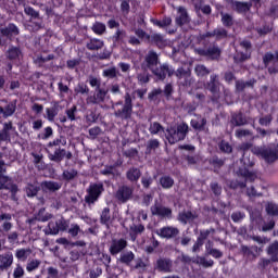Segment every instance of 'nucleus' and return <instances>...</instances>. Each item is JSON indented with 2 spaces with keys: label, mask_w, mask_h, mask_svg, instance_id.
<instances>
[{
  "label": "nucleus",
  "mask_w": 278,
  "mask_h": 278,
  "mask_svg": "<svg viewBox=\"0 0 278 278\" xmlns=\"http://www.w3.org/2000/svg\"><path fill=\"white\" fill-rule=\"evenodd\" d=\"M56 226L59 228V231H66V229H68V222L64 219H59L56 222Z\"/></svg>",
  "instance_id": "5fc2aeb1"
},
{
  "label": "nucleus",
  "mask_w": 278,
  "mask_h": 278,
  "mask_svg": "<svg viewBox=\"0 0 278 278\" xmlns=\"http://www.w3.org/2000/svg\"><path fill=\"white\" fill-rule=\"evenodd\" d=\"M188 124L181 123L177 127H169L167 128L166 139L168 140L169 144H175L181 140L186 139L188 136Z\"/></svg>",
  "instance_id": "f257e3e1"
},
{
  "label": "nucleus",
  "mask_w": 278,
  "mask_h": 278,
  "mask_svg": "<svg viewBox=\"0 0 278 278\" xmlns=\"http://www.w3.org/2000/svg\"><path fill=\"white\" fill-rule=\"evenodd\" d=\"M134 252H126L121 254L119 261L122 262V264H129L130 262H134Z\"/></svg>",
  "instance_id": "2f4dec72"
},
{
  "label": "nucleus",
  "mask_w": 278,
  "mask_h": 278,
  "mask_svg": "<svg viewBox=\"0 0 278 278\" xmlns=\"http://www.w3.org/2000/svg\"><path fill=\"white\" fill-rule=\"evenodd\" d=\"M41 188L45 192H55V190H60L61 186L58 182L45 181L41 184Z\"/></svg>",
  "instance_id": "aec40b11"
},
{
  "label": "nucleus",
  "mask_w": 278,
  "mask_h": 278,
  "mask_svg": "<svg viewBox=\"0 0 278 278\" xmlns=\"http://www.w3.org/2000/svg\"><path fill=\"white\" fill-rule=\"evenodd\" d=\"M140 169L138 168H130L127 172V179H129V181H138L140 179Z\"/></svg>",
  "instance_id": "bb28decb"
},
{
  "label": "nucleus",
  "mask_w": 278,
  "mask_h": 278,
  "mask_svg": "<svg viewBox=\"0 0 278 278\" xmlns=\"http://www.w3.org/2000/svg\"><path fill=\"white\" fill-rule=\"evenodd\" d=\"M7 58L9 60H21V58H23V52L21 51V48L11 46L7 51Z\"/></svg>",
  "instance_id": "dca6fc26"
},
{
  "label": "nucleus",
  "mask_w": 278,
  "mask_h": 278,
  "mask_svg": "<svg viewBox=\"0 0 278 278\" xmlns=\"http://www.w3.org/2000/svg\"><path fill=\"white\" fill-rule=\"evenodd\" d=\"M206 253L216 260L223 257V252H220V250L212 249V242L206 244Z\"/></svg>",
  "instance_id": "a878e982"
},
{
  "label": "nucleus",
  "mask_w": 278,
  "mask_h": 278,
  "mask_svg": "<svg viewBox=\"0 0 278 278\" xmlns=\"http://www.w3.org/2000/svg\"><path fill=\"white\" fill-rule=\"evenodd\" d=\"M157 149H160V141L157 139H151L147 142L146 153H151Z\"/></svg>",
  "instance_id": "cd10ccee"
},
{
  "label": "nucleus",
  "mask_w": 278,
  "mask_h": 278,
  "mask_svg": "<svg viewBox=\"0 0 278 278\" xmlns=\"http://www.w3.org/2000/svg\"><path fill=\"white\" fill-rule=\"evenodd\" d=\"M39 266H40V261L33 260V261L28 262V264L26 266V270L28 273H31V271L36 270V268H38Z\"/></svg>",
  "instance_id": "79ce46f5"
},
{
  "label": "nucleus",
  "mask_w": 278,
  "mask_h": 278,
  "mask_svg": "<svg viewBox=\"0 0 278 278\" xmlns=\"http://www.w3.org/2000/svg\"><path fill=\"white\" fill-rule=\"evenodd\" d=\"M103 45L101 39H91L87 42V49H89V51H99V49H103Z\"/></svg>",
  "instance_id": "4be33fe9"
},
{
  "label": "nucleus",
  "mask_w": 278,
  "mask_h": 278,
  "mask_svg": "<svg viewBox=\"0 0 278 278\" xmlns=\"http://www.w3.org/2000/svg\"><path fill=\"white\" fill-rule=\"evenodd\" d=\"M51 108L46 109V118L50 121V123H53L55 121V116L60 114V111L62 110V106L60 105V102H52Z\"/></svg>",
  "instance_id": "0eeeda50"
},
{
  "label": "nucleus",
  "mask_w": 278,
  "mask_h": 278,
  "mask_svg": "<svg viewBox=\"0 0 278 278\" xmlns=\"http://www.w3.org/2000/svg\"><path fill=\"white\" fill-rule=\"evenodd\" d=\"M250 135L251 132L249 130L239 129L236 131L237 138H244V136H250Z\"/></svg>",
  "instance_id": "774afa93"
},
{
  "label": "nucleus",
  "mask_w": 278,
  "mask_h": 278,
  "mask_svg": "<svg viewBox=\"0 0 278 278\" xmlns=\"http://www.w3.org/2000/svg\"><path fill=\"white\" fill-rule=\"evenodd\" d=\"M48 227L50 229V233H52V236H58V233H60V230L58 228V222H50L48 224Z\"/></svg>",
  "instance_id": "603ef678"
},
{
  "label": "nucleus",
  "mask_w": 278,
  "mask_h": 278,
  "mask_svg": "<svg viewBox=\"0 0 278 278\" xmlns=\"http://www.w3.org/2000/svg\"><path fill=\"white\" fill-rule=\"evenodd\" d=\"M146 62L148 68H153V66L157 64V53H155L154 51L148 52L146 56Z\"/></svg>",
  "instance_id": "412c9836"
},
{
  "label": "nucleus",
  "mask_w": 278,
  "mask_h": 278,
  "mask_svg": "<svg viewBox=\"0 0 278 278\" xmlns=\"http://www.w3.org/2000/svg\"><path fill=\"white\" fill-rule=\"evenodd\" d=\"M200 247H203V239L202 238H199L197 240V242L194 243V245L192 248L193 253H197V251H199Z\"/></svg>",
  "instance_id": "338daca9"
},
{
  "label": "nucleus",
  "mask_w": 278,
  "mask_h": 278,
  "mask_svg": "<svg viewBox=\"0 0 278 278\" xmlns=\"http://www.w3.org/2000/svg\"><path fill=\"white\" fill-rule=\"evenodd\" d=\"M16 112V105L14 103H10L3 109L0 106V114L4 116V118H8V116H12Z\"/></svg>",
  "instance_id": "5701e85b"
},
{
  "label": "nucleus",
  "mask_w": 278,
  "mask_h": 278,
  "mask_svg": "<svg viewBox=\"0 0 278 278\" xmlns=\"http://www.w3.org/2000/svg\"><path fill=\"white\" fill-rule=\"evenodd\" d=\"M231 218H232L233 223H239V220H242L244 218V214H242V213H233L231 215Z\"/></svg>",
  "instance_id": "69168bd1"
},
{
  "label": "nucleus",
  "mask_w": 278,
  "mask_h": 278,
  "mask_svg": "<svg viewBox=\"0 0 278 278\" xmlns=\"http://www.w3.org/2000/svg\"><path fill=\"white\" fill-rule=\"evenodd\" d=\"M266 212L267 214H269V216H277L278 207L276 206V204L268 203L266 206Z\"/></svg>",
  "instance_id": "49530a36"
},
{
  "label": "nucleus",
  "mask_w": 278,
  "mask_h": 278,
  "mask_svg": "<svg viewBox=\"0 0 278 278\" xmlns=\"http://www.w3.org/2000/svg\"><path fill=\"white\" fill-rule=\"evenodd\" d=\"M197 264H200L204 268H210L211 266H214V261L207 260L205 257H198L197 258Z\"/></svg>",
  "instance_id": "e433bc0d"
},
{
  "label": "nucleus",
  "mask_w": 278,
  "mask_h": 278,
  "mask_svg": "<svg viewBox=\"0 0 278 278\" xmlns=\"http://www.w3.org/2000/svg\"><path fill=\"white\" fill-rule=\"evenodd\" d=\"M207 88L213 93L217 92L218 86L216 85V76H211V84H208Z\"/></svg>",
  "instance_id": "3c124183"
},
{
  "label": "nucleus",
  "mask_w": 278,
  "mask_h": 278,
  "mask_svg": "<svg viewBox=\"0 0 278 278\" xmlns=\"http://www.w3.org/2000/svg\"><path fill=\"white\" fill-rule=\"evenodd\" d=\"M157 266L160 270H164L165 273H168L170 270V261L160 260L157 261Z\"/></svg>",
  "instance_id": "473e14b6"
},
{
  "label": "nucleus",
  "mask_w": 278,
  "mask_h": 278,
  "mask_svg": "<svg viewBox=\"0 0 278 278\" xmlns=\"http://www.w3.org/2000/svg\"><path fill=\"white\" fill-rule=\"evenodd\" d=\"M88 86L85 84H78L74 89V92H76V94H86L88 93Z\"/></svg>",
  "instance_id": "ea45409f"
},
{
  "label": "nucleus",
  "mask_w": 278,
  "mask_h": 278,
  "mask_svg": "<svg viewBox=\"0 0 278 278\" xmlns=\"http://www.w3.org/2000/svg\"><path fill=\"white\" fill-rule=\"evenodd\" d=\"M254 155H261L266 162H275L278 159V146H274V149L264 150L260 147L252 148Z\"/></svg>",
  "instance_id": "f03ea898"
},
{
  "label": "nucleus",
  "mask_w": 278,
  "mask_h": 278,
  "mask_svg": "<svg viewBox=\"0 0 278 278\" xmlns=\"http://www.w3.org/2000/svg\"><path fill=\"white\" fill-rule=\"evenodd\" d=\"M150 134H160V131H164V128L162 127V125H160V123L155 122L153 124L150 125L149 128Z\"/></svg>",
  "instance_id": "58836bf2"
},
{
  "label": "nucleus",
  "mask_w": 278,
  "mask_h": 278,
  "mask_svg": "<svg viewBox=\"0 0 278 278\" xmlns=\"http://www.w3.org/2000/svg\"><path fill=\"white\" fill-rule=\"evenodd\" d=\"M88 194L85 197L86 203H94L101 197V192H103V185L101 184H93L90 185L89 189L87 190Z\"/></svg>",
  "instance_id": "7ed1b4c3"
},
{
  "label": "nucleus",
  "mask_w": 278,
  "mask_h": 278,
  "mask_svg": "<svg viewBox=\"0 0 278 278\" xmlns=\"http://www.w3.org/2000/svg\"><path fill=\"white\" fill-rule=\"evenodd\" d=\"M104 77H115L116 76V70L114 67L104 70L103 71Z\"/></svg>",
  "instance_id": "680f3d73"
},
{
  "label": "nucleus",
  "mask_w": 278,
  "mask_h": 278,
  "mask_svg": "<svg viewBox=\"0 0 278 278\" xmlns=\"http://www.w3.org/2000/svg\"><path fill=\"white\" fill-rule=\"evenodd\" d=\"M197 52L200 55H210V58H212V60H216L217 58L220 56V50L218 48H211L207 50V53L205 52V50H197Z\"/></svg>",
  "instance_id": "6ab92c4d"
},
{
  "label": "nucleus",
  "mask_w": 278,
  "mask_h": 278,
  "mask_svg": "<svg viewBox=\"0 0 278 278\" xmlns=\"http://www.w3.org/2000/svg\"><path fill=\"white\" fill-rule=\"evenodd\" d=\"M53 136V128L46 127L43 134L41 135L42 140H49Z\"/></svg>",
  "instance_id": "4d7b16f0"
},
{
  "label": "nucleus",
  "mask_w": 278,
  "mask_h": 278,
  "mask_svg": "<svg viewBox=\"0 0 278 278\" xmlns=\"http://www.w3.org/2000/svg\"><path fill=\"white\" fill-rule=\"evenodd\" d=\"M268 255L274 262H278V242L273 243L268 249Z\"/></svg>",
  "instance_id": "c85d7f7f"
},
{
  "label": "nucleus",
  "mask_w": 278,
  "mask_h": 278,
  "mask_svg": "<svg viewBox=\"0 0 278 278\" xmlns=\"http://www.w3.org/2000/svg\"><path fill=\"white\" fill-rule=\"evenodd\" d=\"M131 194H134V190L129 187H121L116 192V199L125 203L131 199Z\"/></svg>",
  "instance_id": "6e6552de"
},
{
  "label": "nucleus",
  "mask_w": 278,
  "mask_h": 278,
  "mask_svg": "<svg viewBox=\"0 0 278 278\" xmlns=\"http://www.w3.org/2000/svg\"><path fill=\"white\" fill-rule=\"evenodd\" d=\"M173 184H175V181L173 180V178L165 176L161 178V186L163 188H172Z\"/></svg>",
  "instance_id": "a19ab883"
},
{
  "label": "nucleus",
  "mask_w": 278,
  "mask_h": 278,
  "mask_svg": "<svg viewBox=\"0 0 278 278\" xmlns=\"http://www.w3.org/2000/svg\"><path fill=\"white\" fill-rule=\"evenodd\" d=\"M177 16H176V23L177 25H184L188 23V13L186 12V9L179 7L177 9Z\"/></svg>",
  "instance_id": "a211bd4d"
},
{
  "label": "nucleus",
  "mask_w": 278,
  "mask_h": 278,
  "mask_svg": "<svg viewBox=\"0 0 278 278\" xmlns=\"http://www.w3.org/2000/svg\"><path fill=\"white\" fill-rule=\"evenodd\" d=\"M30 254H31V250L20 249L16 251L15 257H17V260H21L22 262H25L29 257Z\"/></svg>",
  "instance_id": "393cba45"
},
{
  "label": "nucleus",
  "mask_w": 278,
  "mask_h": 278,
  "mask_svg": "<svg viewBox=\"0 0 278 278\" xmlns=\"http://www.w3.org/2000/svg\"><path fill=\"white\" fill-rule=\"evenodd\" d=\"M25 275V269L23 268V266H21V264H17L14 271H13V277L14 278H22Z\"/></svg>",
  "instance_id": "a18cd8bd"
},
{
  "label": "nucleus",
  "mask_w": 278,
  "mask_h": 278,
  "mask_svg": "<svg viewBox=\"0 0 278 278\" xmlns=\"http://www.w3.org/2000/svg\"><path fill=\"white\" fill-rule=\"evenodd\" d=\"M14 263V255L12 253L0 255V270H5V268H10Z\"/></svg>",
  "instance_id": "2eb2a0df"
},
{
  "label": "nucleus",
  "mask_w": 278,
  "mask_h": 278,
  "mask_svg": "<svg viewBox=\"0 0 278 278\" xmlns=\"http://www.w3.org/2000/svg\"><path fill=\"white\" fill-rule=\"evenodd\" d=\"M0 33L2 36H5L10 40L20 34L18 27L14 24H9L7 27L0 28Z\"/></svg>",
  "instance_id": "ddd939ff"
},
{
  "label": "nucleus",
  "mask_w": 278,
  "mask_h": 278,
  "mask_svg": "<svg viewBox=\"0 0 278 278\" xmlns=\"http://www.w3.org/2000/svg\"><path fill=\"white\" fill-rule=\"evenodd\" d=\"M205 123V118H193L191 119V127H193V129H203Z\"/></svg>",
  "instance_id": "7c9ffc66"
},
{
  "label": "nucleus",
  "mask_w": 278,
  "mask_h": 278,
  "mask_svg": "<svg viewBox=\"0 0 278 278\" xmlns=\"http://www.w3.org/2000/svg\"><path fill=\"white\" fill-rule=\"evenodd\" d=\"M157 236L161 238H175L177 233H179V230L175 227H164L156 231Z\"/></svg>",
  "instance_id": "4468645a"
},
{
  "label": "nucleus",
  "mask_w": 278,
  "mask_h": 278,
  "mask_svg": "<svg viewBox=\"0 0 278 278\" xmlns=\"http://www.w3.org/2000/svg\"><path fill=\"white\" fill-rule=\"evenodd\" d=\"M108 96V91L104 89H98L94 96H90L87 98V103H103L105 101V97Z\"/></svg>",
  "instance_id": "f8f14e48"
},
{
  "label": "nucleus",
  "mask_w": 278,
  "mask_h": 278,
  "mask_svg": "<svg viewBox=\"0 0 278 278\" xmlns=\"http://www.w3.org/2000/svg\"><path fill=\"white\" fill-rule=\"evenodd\" d=\"M24 12L28 16H33L34 18H38V12H36V10H34V8H31V7H26L24 9Z\"/></svg>",
  "instance_id": "13d9d810"
},
{
  "label": "nucleus",
  "mask_w": 278,
  "mask_h": 278,
  "mask_svg": "<svg viewBox=\"0 0 278 278\" xmlns=\"http://www.w3.org/2000/svg\"><path fill=\"white\" fill-rule=\"evenodd\" d=\"M63 177H64V179H67V180L75 179V177H77V170L67 169V170L63 172Z\"/></svg>",
  "instance_id": "de8ad7c7"
},
{
  "label": "nucleus",
  "mask_w": 278,
  "mask_h": 278,
  "mask_svg": "<svg viewBox=\"0 0 278 278\" xmlns=\"http://www.w3.org/2000/svg\"><path fill=\"white\" fill-rule=\"evenodd\" d=\"M233 8L237 12H248L251 9V4L247 2H235Z\"/></svg>",
  "instance_id": "c756f323"
},
{
  "label": "nucleus",
  "mask_w": 278,
  "mask_h": 278,
  "mask_svg": "<svg viewBox=\"0 0 278 278\" xmlns=\"http://www.w3.org/2000/svg\"><path fill=\"white\" fill-rule=\"evenodd\" d=\"M126 36H127V34L125 33V30L117 29L115 35L113 36V40H115V42H121V41L125 40Z\"/></svg>",
  "instance_id": "37998d69"
},
{
  "label": "nucleus",
  "mask_w": 278,
  "mask_h": 278,
  "mask_svg": "<svg viewBox=\"0 0 278 278\" xmlns=\"http://www.w3.org/2000/svg\"><path fill=\"white\" fill-rule=\"evenodd\" d=\"M222 23L226 27L233 25V17L230 14L222 13Z\"/></svg>",
  "instance_id": "c9c22d12"
},
{
  "label": "nucleus",
  "mask_w": 278,
  "mask_h": 278,
  "mask_svg": "<svg viewBox=\"0 0 278 278\" xmlns=\"http://www.w3.org/2000/svg\"><path fill=\"white\" fill-rule=\"evenodd\" d=\"M92 31H94V34H98L99 36H101V34H103L105 31V24L103 23H94L92 26Z\"/></svg>",
  "instance_id": "4c0bfd02"
},
{
  "label": "nucleus",
  "mask_w": 278,
  "mask_h": 278,
  "mask_svg": "<svg viewBox=\"0 0 278 278\" xmlns=\"http://www.w3.org/2000/svg\"><path fill=\"white\" fill-rule=\"evenodd\" d=\"M195 73L199 77H203V76L207 75V73H210V71H207V67L204 65H198L195 67Z\"/></svg>",
  "instance_id": "09e8293b"
},
{
  "label": "nucleus",
  "mask_w": 278,
  "mask_h": 278,
  "mask_svg": "<svg viewBox=\"0 0 278 278\" xmlns=\"http://www.w3.org/2000/svg\"><path fill=\"white\" fill-rule=\"evenodd\" d=\"M132 105H131V96L126 93L125 96V105L122 111H116L115 116L119 118H129L131 116Z\"/></svg>",
  "instance_id": "39448f33"
},
{
  "label": "nucleus",
  "mask_w": 278,
  "mask_h": 278,
  "mask_svg": "<svg viewBox=\"0 0 278 278\" xmlns=\"http://www.w3.org/2000/svg\"><path fill=\"white\" fill-rule=\"evenodd\" d=\"M77 113V106H73L72 109H68L66 111V115L70 118V121H75V114Z\"/></svg>",
  "instance_id": "bf43d9fd"
},
{
  "label": "nucleus",
  "mask_w": 278,
  "mask_h": 278,
  "mask_svg": "<svg viewBox=\"0 0 278 278\" xmlns=\"http://www.w3.org/2000/svg\"><path fill=\"white\" fill-rule=\"evenodd\" d=\"M232 125H247V118L242 116V113L232 116Z\"/></svg>",
  "instance_id": "72a5a7b5"
},
{
  "label": "nucleus",
  "mask_w": 278,
  "mask_h": 278,
  "mask_svg": "<svg viewBox=\"0 0 278 278\" xmlns=\"http://www.w3.org/2000/svg\"><path fill=\"white\" fill-rule=\"evenodd\" d=\"M180 223H189V220H194V214L191 212H185L179 214Z\"/></svg>",
  "instance_id": "f704fd0d"
},
{
  "label": "nucleus",
  "mask_w": 278,
  "mask_h": 278,
  "mask_svg": "<svg viewBox=\"0 0 278 278\" xmlns=\"http://www.w3.org/2000/svg\"><path fill=\"white\" fill-rule=\"evenodd\" d=\"M49 159L52 162H62L64 160V150H55L54 153L49 150Z\"/></svg>",
  "instance_id": "b1692460"
},
{
  "label": "nucleus",
  "mask_w": 278,
  "mask_h": 278,
  "mask_svg": "<svg viewBox=\"0 0 278 278\" xmlns=\"http://www.w3.org/2000/svg\"><path fill=\"white\" fill-rule=\"evenodd\" d=\"M241 47H242L243 49H245V53L238 52V53L235 55L236 62H244V60H249V58H251V51H249V49H251V42H249V41H242V42H241Z\"/></svg>",
  "instance_id": "9b49d317"
},
{
  "label": "nucleus",
  "mask_w": 278,
  "mask_h": 278,
  "mask_svg": "<svg viewBox=\"0 0 278 278\" xmlns=\"http://www.w3.org/2000/svg\"><path fill=\"white\" fill-rule=\"evenodd\" d=\"M141 184L144 188H149V186H151V184H153V178L143 177L142 180H141Z\"/></svg>",
  "instance_id": "0e129e2a"
},
{
  "label": "nucleus",
  "mask_w": 278,
  "mask_h": 278,
  "mask_svg": "<svg viewBox=\"0 0 278 278\" xmlns=\"http://www.w3.org/2000/svg\"><path fill=\"white\" fill-rule=\"evenodd\" d=\"M152 73L159 78V79H164L166 75H173V71L168 68V65H162L161 67L156 70H152Z\"/></svg>",
  "instance_id": "f3484780"
},
{
  "label": "nucleus",
  "mask_w": 278,
  "mask_h": 278,
  "mask_svg": "<svg viewBox=\"0 0 278 278\" xmlns=\"http://www.w3.org/2000/svg\"><path fill=\"white\" fill-rule=\"evenodd\" d=\"M124 227L129 229V236L132 241H136V238L144 231V227L141 224H136L134 219H126L124 222Z\"/></svg>",
  "instance_id": "20e7f679"
},
{
  "label": "nucleus",
  "mask_w": 278,
  "mask_h": 278,
  "mask_svg": "<svg viewBox=\"0 0 278 278\" xmlns=\"http://www.w3.org/2000/svg\"><path fill=\"white\" fill-rule=\"evenodd\" d=\"M138 81H140V84L149 83V74H147V73L139 74L138 75Z\"/></svg>",
  "instance_id": "e2e57ef3"
},
{
  "label": "nucleus",
  "mask_w": 278,
  "mask_h": 278,
  "mask_svg": "<svg viewBox=\"0 0 278 278\" xmlns=\"http://www.w3.org/2000/svg\"><path fill=\"white\" fill-rule=\"evenodd\" d=\"M27 197H36L38 194V186L37 185H28L26 188Z\"/></svg>",
  "instance_id": "c03bdc74"
},
{
  "label": "nucleus",
  "mask_w": 278,
  "mask_h": 278,
  "mask_svg": "<svg viewBox=\"0 0 278 278\" xmlns=\"http://www.w3.org/2000/svg\"><path fill=\"white\" fill-rule=\"evenodd\" d=\"M219 149L220 151H224V153H231L232 151L231 144H229V142L227 141H222L219 144Z\"/></svg>",
  "instance_id": "864d4df0"
},
{
  "label": "nucleus",
  "mask_w": 278,
  "mask_h": 278,
  "mask_svg": "<svg viewBox=\"0 0 278 278\" xmlns=\"http://www.w3.org/2000/svg\"><path fill=\"white\" fill-rule=\"evenodd\" d=\"M10 190L11 194H16V191L18 190V188H16L15 185L12 184V180L3 175L0 174V190Z\"/></svg>",
  "instance_id": "423d86ee"
},
{
  "label": "nucleus",
  "mask_w": 278,
  "mask_h": 278,
  "mask_svg": "<svg viewBox=\"0 0 278 278\" xmlns=\"http://www.w3.org/2000/svg\"><path fill=\"white\" fill-rule=\"evenodd\" d=\"M253 84H255L254 80H250V83H244L242 80H239L236 84L237 90H244V88H247V86H253Z\"/></svg>",
  "instance_id": "6e6d98bb"
},
{
  "label": "nucleus",
  "mask_w": 278,
  "mask_h": 278,
  "mask_svg": "<svg viewBox=\"0 0 278 278\" xmlns=\"http://www.w3.org/2000/svg\"><path fill=\"white\" fill-rule=\"evenodd\" d=\"M101 223L108 225L110 223V208H104L101 214Z\"/></svg>",
  "instance_id": "8fccbe9b"
},
{
  "label": "nucleus",
  "mask_w": 278,
  "mask_h": 278,
  "mask_svg": "<svg viewBox=\"0 0 278 278\" xmlns=\"http://www.w3.org/2000/svg\"><path fill=\"white\" fill-rule=\"evenodd\" d=\"M68 233L74 237L77 236L79 233V225L73 224L68 230Z\"/></svg>",
  "instance_id": "052dcab7"
},
{
  "label": "nucleus",
  "mask_w": 278,
  "mask_h": 278,
  "mask_svg": "<svg viewBox=\"0 0 278 278\" xmlns=\"http://www.w3.org/2000/svg\"><path fill=\"white\" fill-rule=\"evenodd\" d=\"M127 248V240L125 239H118V240H113L111 247H110V253L112 255H118L123 249Z\"/></svg>",
  "instance_id": "9d476101"
},
{
  "label": "nucleus",
  "mask_w": 278,
  "mask_h": 278,
  "mask_svg": "<svg viewBox=\"0 0 278 278\" xmlns=\"http://www.w3.org/2000/svg\"><path fill=\"white\" fill-rule=\"evenodd\" d=\"M151 213L153 216H161L162 218H170L173 211L170 208L160 205H154L151 207Z\"/></svg>",
  "instance_id": "1a4fd4ad"
}]
</instances>
